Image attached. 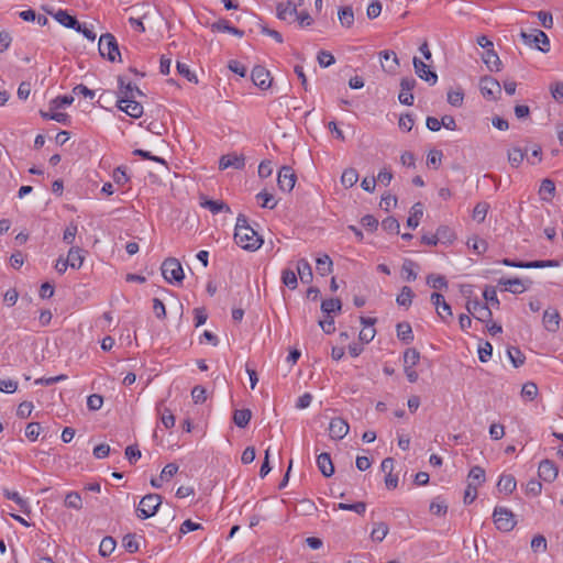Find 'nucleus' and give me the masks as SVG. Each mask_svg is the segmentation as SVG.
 <instances>
[{"mask_svg": "<svg viewBox=\"0 0 563 563\" xmlns=\"http://www.w3.org/2000/svg\"><path fill=\"white\" fill-rule=\"evenodd\" d=\"M235 243L246 251H256L263 244L262 236L249 224L247 218L240 213L234 230Z\"/></svg>", "mask_w": 563, "mask_h": 563, "instance_id": "f257e3e1", "label": "nucleus"}, {"mask_svg": "<svg viewBox=\"0 0 563 563\" xmlns=\"http://www.w3.org/2000/svg\"><path fill=\"white\" fill-rule=\"evenodd\" d=\"M99 53L103 58L109 62H121V54L117 38L111 33H104L99 38Z\"/></svg>", "mask_w": 563, "mask_h": 563, "instance_id": "f03ea898", "label": "nucleus"}, {"mask_svg": "<svg viewBox=\"0 0 563 563\" xmlns=\"http://www.w3.org/2000/svg\"><path fill=\"white\" fill-rule=\"evenodd\" d=\"M164 279L169 283H181L185 274L180 262L175 257L166 258L161 266Z\"/></svg>", "mask_w": 563, "mask_h": 563, "instance_id": "7ed1b4c3", "label": "nucleus"}, {"mask_svg": "<svg viewBox=\"0 0 563 563\" xmlns=\"http://www.w3.org/2000/svg\"><path fill=\"white\" fill-rule=\"evenodd\" d=\"M162 505V497L158 494H147L145 495L137 507V517L140 519H147L153 517L159 506Z\"/></svg>", "mask_w": 563, "mask_h": 563, "instance_id": "20e7f679", "label": "nucleus"}, {"mask_svg": "<svg viewBox=\"0 0 563 563\" xmlns=\"http://www.w3.org/2000/svg\"><path fill=\"white\" fill-rule=\"evenodd\" d=\"M494 523L500 531H511L516 526L515 515L506 507H495L493 512Z\"/></svg>", "mask_w": 563, "mask_h": 563, "instance_id": "39448f33", "label": "nucleus"}, {"mask_svg": "<svg viewBox=\"0 0 563 563\" xmlns=\"http://www.w3.org/2000/svg\"><path fill=\"white\" fill-rule=\"evenodd\" d=\"M520 37L525 44L529 46L534 45V47L542 53L550 51V40L548 35L541 30H533L531 33L521 31Z\"/></svg>", "mask_w": 563, "mask_h": 563, "instance_id": "423d86ee", "label": "nucleus"}, {"mask_svg": "<svg viewBox=\"0 0 563 563\" xmlns=\"http://www.w3.org/2000/svg\"><path fill=\"white\" fill-rule=\"evenodd\" d=\"M479 89L484 98L496 100L501 93V86L497 79L492 76H484L479 80Z\"/></svg>", "mask_w": 563, "mask_h": 563, "instance_id": "0eeeda50", "label": "nucleus"}, {"mask_svg": "<svg viewBox=\"0 0 563 563\" xmlns=\"http://www.w3.org/2000/svg\"><path fill=\"white\" fill-rule=\"evenodd\" d=\"M466 310L471 313L475 319L486 322L492 319V311L488 308L487 303L481 302L479 300H468L466 303Z\"/></svg>", "mask_w": 563, "mask_h": 563, "instance_id": "6e6552de", "label": "nucleus"}, {"mask_svg": "<svg viewBox=\"0 0 563 563\" xmlns=\"http://www.w3.org/2000/svg\"><path fill=\"white\" fill-rule=\"evenodd\" d=\"M532 282L530 279H521V278H500L498 280L499 286H504L505 291H510L511 294L519 295L526 291Z\"/></svg>", "mask_w": 563, "mask_h": 563, "instance_id": "1a4fd4ad", "label": "nucleus"}, {"mask_svg": "<svg viewBox=\"0 0 563 563\" xmlns=\"http://www.w3.org/2000/svg\"><path fill=\"white\" fill-rule=\"evenodd\" d=\"M297 176L291 167L283 166L278 172L277 184L280 190L290 192L296 184Z\"/></svg>", "mask_w": 563, "mask_h": 563, "instance_id": "9d476101", "label": "nucleus"}, {"mask_svg": "<svg viewBox=\"0 0 563 563\" xmlns=\"http://www.w3.org/2000/svg\"><path fill=\"white\" fill-rule=\"evenodd\" d=\"M251 79L253 84L262 90H266L272 86V78L269 71L261 65L253 67L251 73Z\"/></svg>", "mask_w": 563, "mask_h": 563, "instance_id": "9b49d317", "label": "nucleus"}, {"mask_svg": "<svg viewBox=\"0 0 563 563\" xmlns=\"http://www.w3.org/2000/svg\"><path fill=\"white\" fill-rule=\"evenodd\" d=\"M347 421L341 417L332 418L329 424V434L332 440H342L349 432Z\"/></svg>", "mask_w": 563, "mask_h": 563, "instance_id": "f8f14e48", "label": "nucleus"}, {"mask_svg": "<svg viewBox=\"0 0 563 563\" xmlns=\"http://www.w3.org/2000/svg\"><path fill=\"white\" fill-rule=\"evenodd\" d=\"M416 79L413 77H404L400 80L401 91L398 95V100L405 106H411L413 103V95L410 92L416 87Z\"/></svg>", "mask_w": 563, "mask_h": 563, "instance_id": "ddd939ff", "label": "nucleus"}, {"mask_svg": "<svg viewBox=\"0 0 563 563\" xmlns=\"http://www.w3.org/2000/svg\"><path fill=\"white\" fill-rule=\"evenodd\" d=\"M118 107L131 118L137 119L143 114V106L135 98L118 99Z\"/></svg>", "mask_w": 563, "mask_h": 563, "instance_id": "4468645a", "label": "nucleus"}, {"mask_svg": "<svg viewBox=\"0 0 563 563\" xmlns=\"http://www.w3.org/2000/svg\"><path fill=\"white\" fill-rule=\"evenodd\" d=\"M430 300L432 305L435 307L438 316L443 321H446L449 318L452 317L451 306L445 301L443 295H441L440 292H432L430 296Z\"/></svg>", "mask_w": 563, "mask_h": 563, "instance_id": "2eb2a0df", "label": "nucleus"}, {"mask_svg": "<svg viewBox=\"0 0 563 563\" xmlns=\"http://www.w3.org/2000/svg\"><path fill=\"white\" fill-rule=\"evenodd\" d=\"M413 67L415 71L419 78L426 80L430 85H435L438 81V75L429 68V66L419 59L418 57H413Z\"/></svg>", "mask_w": 563, "mask_h": 563, "instance_id": "dca6fc26", "label": "nucleus"}, {"mask_svg": "<svg viewBox=\"0 0 563 563\" xmlns=\"http://www.w3.org/2000/svg\"><path fill=\"white\" fill-rule=\"evenodd\" d=\"M245 166V157L244 155H239L236 153H230L227 155H222L219 161V168L220 169H227V168H234V169H243Z\"/></svg>", "mask_w": 563, "mask_h": 563, "instance_id": "f3484780", "label": "nucleus"}, {"mask_svg": "<svg viewBox=\"0 0 563 563\" xmlns=\"http://www.w3.org/2000/svg\"><path fill=\"white\" fill-rule=\"evenodd\" d=\"M45 11L53 15L54 19L60 23L62 25L73 29V30H79L80 29V22L73 15H70L66 10L59 9L57 12H53L52 10L45 9Z\"/></svg>", "mask_w": 563, "mask_h": 563, "instance_id": "a211bd4d", "label": "nucleus"}, {"mask_svg": "<svg viewBox=\"0 0 563 563\" xmlns=\"http://www.w3.org/2000/svg\"><path fill=\"white\" fill-rule=\"evenodd\" d=\"M303 0H288L286 3L279 2L276 7V15L279 20H287L288 15L297 14V9L301 7Z\"/></svg>", "mask_w": 563, "mask_h": 563, "instance_id": "6ab92c4d", "label": "nucleus"}, {"mask_svg": "<svg viewBox=\"0 0 563 563\" xmlns=\"http://www.w3.org/2000/svg\"><path fill=\"white\" fill-rule=\"evenodd\" d=\"M559 470L555 464L550 460H543L539 464L538 474L544 482L551 483L558 476Z\"/></svg>", "mask_w": 563, "mask_h": 563, "instance_id": "aec40b11", "label": "nucleus"}, {"mask_svg": "<svg viewBox=\"0 0 563 563\" xmlns=\"http://www.w3.org/2000/svg\"><path fill=\"white\" fill-rule=\"evenodd\" d=\"M119 84V99L135 98L136 96H144L142 90L131 82L125 84L123 77H118Z\"/></svg>", "mask_w": 563, "mask_h": 563, "instance_id": "412c9836", "label": "nucleus"}, {"mask_svg": "<svg viewBox=\"0 0 563 563\" xmlns=\"http://www.w3.org/2000/svg\"><path fill=\"white\" fill-rule=\"evenodd\" d=\"M200 206L208 209L211 213L217 214L219 212H231L230 207L222 200H211L206 196L200 197Z\"/></svg>", "mask_w": 563, "mask_h": 563, "instance_id": "4be33fe9", "label": "nucleus"}, {"mask_svg": "<svg viewBox=\"0 0 563 563\" xmlns=\"http://www.w3.org/2000/svg\"><path fill=\"white\" fill-rule=\"evenodd\" d=\"M317 465L323 476L331 477L334 474V466L329 453L319 454L317 456Z\"/></svg>", "mask_w": 563, "mask_h": 563, "instance_id": "5701e85b", "label": "nucleus"}, {"mask_svg": "<svg viewBox=\"0 0 563 563\" xmlns=\"http://www.w3.org/2000/svg\"><path fill=\"white\" fill-rule=\"evenodd\" d=\"M544 328L550 332H555L560 325V314L555 309H547L543 313Z\"/></svg>", "mask_w": 563, "mask_h": 563, "instance_id": "b1692460", "label": "nucleus"}, {"mask_svg": "<svg viewBox=\"0 0 563 563\" xmlns=\"http://www.w3.org/2000/svg\"><path fill=\"white\" fill-rule=\"evenodd\" d=\"M85 261V256L82 255V250L77 246H71L68 251L66 263L69 264V267L73 269H79Z\"/></svg>", "mask_w": 563, "mask_h": 563, "instance_id": "393cba45", "label": "nucleus"}, {"mask_svg": "<svg viewBox=\"0 0 563 563\" xmlns=\"http://www.w3.org/2000/svg\"><path fill=\"white\" fill-rule=\"evenodd\" d=\"M517 486V482L514 475L503 474L497 483V488L500 493L511 494Z\"/></svg>", "mask_w": 563, "mask_h": 563, "instance_id": "a878e982", "label": "nucleus"}, {"mask_svg": "<svg viewBox=\"0 0 563 563\" xmlns=\"http://www.w3.org/2000/svg\"><path fill=\"white\" fill-rule=\"evenodd\" d=\"M483 60L490 71H499L501 69V62L493 48L486 51Z\"/></svg>", "mask_w": 563, "mask_h": 563, "instance_id": "bb28decb", "label": "nucleus"}, {"mask_svg": "<svg viewBox=\"0 0 563 563\" xmlns=\"http://www.w3.org/2000/svg\"><path fill=\"white\" fill-rule=\"evenodd\" d=\"M555 194V184L553 180L545 178L542 180L539 195L541 200L551 201Z\"/></svg>", "mask_w": 563, "mask_h": 563, "instance_id": "cd10ccee", "label": "nucleus"}, {"mask_svg": "<svg viewBox=\"0 0 563 563\" xmlns=\"http://www.w3.org/2000/svg\"><path fill=\"white\" fill-rule=\"evenodd\" d=\"M297 271L302 283L309 284L312 280V268L306 258L298 261Z\"/></svg>", "mask_w": 563, "mask_h": 563, "instance_id": "c85d7f7f", "label": "nucleus"}, {"mask_svg": "<svg viewBox=\"0 0 563 563\" xmlns=\"http://www.w3.org/2000/svg\"><path fill=\"white\" fill-rule=\"evenodd\" d=\"M157 412L161 417V422L166 429H170L175 426V416L173 412L163 406V402H159L156 407Z\"/></svg>", "mask_w": 563, "mask_h": 563, "instance_id": "c756f323", "label": "nucleus"}, {"mask_svg": "<svg viewBox=\"0 0 563 563\" xmlns=\"http://www.w3.org/2000/svg\"><path fill=\"white\" fill-rule=\"evenodd\" d=\"M340 23L343 27H351L354 23V12L352 7H341L338 11Z\"/></svg>", "mask_w": 563, "mask_h": 563, "instance_id": "7c9ffc66", "label": "nucleus"}, {"mask_svg": "<svg viewBox=\"0 0 563 563\" xmlns=\"http://www.w3.org/2000/svg\"><path fill=\"white\" fill-rule=\"evenodd\" d=\"M212 30L219 31V32H228L233 35L242 37L244 35V31L231 25L229 21L227 20H219L212 24Z\"/></svg>", "mask_w": 563, "mask_h": 563, "instance_id": "2f4dec72", "label": "nucleus"}, {"mask_svg": "<svg viewBox=\"0 0 563 563\" xmlns=\"http://www.w3.org/2000/svg\"><path fill=\"white\" fill-rule=\"evenodd\" d=\"M528 155V148L512 147L508 153V161L512 167H518Z\"/></svg>", "mask_w": 563, "mask_h": 563, "instance_id": "473e14b6", "label": "nucleus"}, {"mask_svg": "<svg viewBox=\"0 0 563 563\" xmlns=\"http://www.w3.org/2000/svg\"><path fill=\"white\" fill-rule=\"evenodd\" d=\"M423 216V207L422 203L417 202L412 206L410 216L407 219V225L411 229H416L419 225V221Z\"/></svg>", "mask_w": 563, "mask_h": 563, "instance_id": "72a5a7b5", "label": "nucleus"}, {"mask_svg": "<svg viewBox=\"0 0 563 563\" xmlns=\"http://www.w3.org/2000/svg\"><path fill=\"white\" fill-rule=\"evenodd\" d=\"M252 418V411L250 409H236L233 412V422L239 428H245Z\"/></svg>", "mask_w": 563, "mask_h": 563, "instance_id": "f704fd0d", "label": "nucleus"}, {"mask_svg": "<svg viewBox=\"0 0 563 563\" xmlns=\"http://www.w3.org/2000/svg\"><path fill=\"white\" fill-rule=\"evenodd\" d=\"M342 309V302L339 298L325 299L321 302V310L327 316L334 312H340Z\"/></svg>", "mask_w": 563, "mask_h": 563, "instance_id": "c9c22d12", "label": "nucleus"}, {"mask_svg": "<svg viewBox=\"0 0 563 563\" xmlns=\"http://www.w3.org/2000/svg\"><path fill=\"white\" fill-rule=\"evenodd\" d=\"M397 336L406 344L413 340L412 329L408 322H400L397 324Z\"/></svg>", "mask_w": 563, "mask_h": 563, "instance_id": "e433bc0d", "label": "nucleus"}, {"mask_svg": "<svg viewBox=\"0 0 563 563\" xmlns=\"http://www.w3.org/2000/svg\"><path fill=\"white\" fill-rule=\"evenodd\" d=\"M3 495L5 498L13 500L16 503L21 509V511L25 514H30V505L27 500L23 499L18 492H11L9 489H3Z\"/></svg>", "mask_w": 563, "mask_h": 563, "instance_id": "4c0bfd02", "label": "nucleus"}, {"mask_svg": "<svg viewBox=\"0 0 563 563\" xmlns=\"http://www.w3.org/2000/svg\"><path fill=\"white\" fill-rule=\"evenodd\" d=\"M435 240L441 243H452L455 239L454 232L446 225H441L434 233Z\"/></svg>", "mask_w": 563, "mask_h": 563, "instance_id": "58836bf2", "label": "nucleus"}, {"mask_svg": "<svg viewBox=\"0 0 563 563\" xmlns=\"http://www.w3.org/2000/svg\"><path fill=\"white\" fill-rule=\"evenodd\" d=\"M485 482V471L481 466H473L468 473V484L476 485V488Z\"/></svg>", "mask_w": 563, "mask_h": 563, "instance_id": "ea45409f", "label": "nucleus"}, {"mask_svg": "<svg viewBox=\"0 0 563 563\" xmlns=\"http://www.w3.org/2000/svg\"><path fill=\"white\" fill-rule=\"evenodd\" d=\"M358 180V173L355 168H346L341 176V184L345 188L353 187Z\"/></svg>", "mask_w": 563, "mask_h": 563, "instance_id": "a19ab883", "label": "nucleus"}, {"mask_svg": "<svg viewBox=\"0 0 563 563\" xmlns=\"http://www.w3.org/2000/svg\"><path fill=\"white\" fill-rule=\"evenodd\" d=\"M388 532H389V528H388L387 523L377 522V523H374V528L371 532V538L373 541L382 542L386 538Z\"/></svg>", "mask_w": 563, "mask_h": 563, "instance_id": "79ce46f5", "label": "nucleus"}, {"mask_svg": "<svg viewBox=\"0 0 563 563\" xmlns=\"http://www.w3.org/2000/svg\"><path fill=\"white\" fill-rule=\"evenodd\" d=\"M427 285L433 289H448L449 284L444 276L430 274L427 276Z\"/></svg>", "mask_w": 563, "mask_h": 563, "instance_id": "37998d69", "label": "nucleus"}, {"mask_svg": "<svg viewBox=\"0 0 563 563\" xmlns=\"http://www.w3.org/2000/svg\"><path fill=\"white\" fill-rule=\"evenodd\" d=\"M64 505L67 508L80 510L82 508V499L80 494L77 492H69L65 497Z\"/></svg>", "mask_w": 563, "mask_h": 563, "instance_id": "c03bdc74", "label": "nucleus"}, {"mask_svg": "<svg viewBox=\"0 0 563 563\" xmlns=\"http://www.w3.org/2000/svg\"><path fill=\"white\" fill-rule=\"evenodd\" d=\"M415 294L412 289L408 286H404L400 290V294L396 298V302L402 307H409L412 302V298Z\"/></svg>", "mask_w": 563, "mask_h": 563, "instance_id": "a18cd8bd", "label": "nucleus"}, {"mask_svg": "<svg viewBox=\"0 0 563 563\" xmlns=\"http://www.w3.org/2000/svg\"><path fill=\"white\" fill-rule=\"evenodd\" d=\"M507 354L514 367L518 368L521 365H523L526 357L523 353L520 351V349L510 346L507 350Z\"/></svg>", "mask_w": 563, "mask_h": 563, "instance_id": "49530a36", "label": "nucleus"}, {"mask_svg": "<svg viewBox=\"0 0 563 563\" xmlns=\"http://www.w3.org/2000/svg\"><path fill=\"white\" fill-rule=\"evenodd\" d=\"M332 260L328 255H323L321 257L317 258V272L321 276H325L327 274L331 273L332 271Z\"/></svg>", "mask_w": 563, "mask_h": 563, "instance_id": "de8ad7c7", "label": "nucleus"}, {"mask_svg": "<svg viewBox=\"0 0 563 563\" xmlns=\"http://www.w3.org/2000/svg\"><path fill=\"white\" fill-rule=\"evenodd\" d=\"M420 361V353L418 350L411 347L407 349L404 353V367H415Z\"/></svg>", "mask_w": 563, "mask_h": 563, "instance_id": "09e8293b", "label": "nucleus"}, {"mask_svg": "<svg viewBox=\"0 0 563 563\" xmlns=\"http://www.w3.org/2000/svg\"><path fill=\"white\" fill-rule=\"evenodd\" d=\"M429 509L435 516H444L448 512V505L441 497H435L431 501Z\"/></svg>", "mask_w": 563, "mask_h": 563, "instance_id": "8fccbe9b", "label": "nucleus"}, {"mask_svg": "<svg viewBox=\"0 0 563 563\" xmlns=\"http://www.w3.org/2000/svg\"><path fill=\"white\" fill-rule=\"evenodd\" d=\"M282 282L289 289H296L298 286L297 275L295 274V272L292 269H289V268H285L282 272Z\"/></svg>", "mask_w": 563, "mask_h": 563, "instance_id": "3c124183", "label": "nucleus"}, {"mask_svg": "<svg viewBox=\"0 0 563 563\" xmlns=\"http://www.w3.org/2000/svg\"><path fill=\"white\" fill-rule=\"evenodd\" d=\"M115 540L112 537H104L101 540L100 547H99V553L102 556H109L115 549Z\"/></svg>", "mask_w": 563, "mask_h": 563, "instance_id": "603ef678", "label": "nucleus"}, {"mask_svg": "<svg viewBox=\"0 0 563 563\" xmlns=\"http://www.w3.org/2000/svg\"><path fill=\"white\" fill-rule=\"evenodd\" d=\"M379 56L382 59H385V60L393 58L391 65H389L388 67H385V65L383 64L382 66L386 71L395 73L396 68L399 66V60H398L396 53L393 51H383L379 53Z\"/></svg>", "mask_w": 563, "mask_h": 563, "instance_id": "864d4df0", "label": "nucleus"}, {"mask_svg": "<svg viewBox=\"0 0 563 563\" xmlns=\"http://www.w3.org/2000/svg\"><path fill=\"white\" fill-rule=\"evenodd\" d=\"M122 544L129 553H135L139 551L140 545L134 533H128L122 539Z\"/></svg>", "mask_w": 563, "mask_h": 563, "instance_id": "5fc2aeb1", "label": "nucleus"}, {"mask_svg": "<svg viewBox=\"0 0 563 563\" xmlns=\"http://www.w3.org/2000/svg\"><path fill=\"white\" fill-rule=\"evenodd\" d=\"M489 209V205L487 202H478L473 210V219L477 221L478 223H482L485 221V218L487 216Z\"/></svg>", "mask_w": 563, "mask_h": 563, "instance_id": "6e6d98bb", "label": "nucleus"}, {"mask_svg": "<svg viewBox=\"0 0 563 563\" xmlns=\"http://www.w3.org/2000/svg\"><path fill=\"white\" fill-rule=\"evenodd\" d=\"M257 200H262V207L267 209H274L277 205V201L274 199V196L266 190H263L256 195Z\"/></svg>", "mask_w": 563, "mask_h": 563, "instance_id": "4d7b16f0", "label": "nucleus"}, {"mask_svg": "<svg viewBox=\"0 0 563 563\" xmlns=\"http://www.w3.org/2000/svg\"><path fill=\"white\" fill-rule=\"evenodd\" d=\"M78 232V225L77 223L75 222H70L66 229L64 230V233H63V241L66 243V244H73L75 239H76V234Z\"/></svg>", "mask_w": 563, "mask_h": 563, "instance_id": "13d9d810", "label": "nucleus"}, {"mask_svg": "<svg viewBox=\"0 0 563 563\" xmlns=\"http://www.w3.org/2000/svg\"><path fill=\"white\" fill-rule=\"evenodd\" d=\"M177 71L180 76L185 77L188 81L198 82L197 76L190 70L186 63L177 62Z\"/></svg>", "mask_w": 563, "mask_h": 563, "instance_id": "bf43d9fd", "label": "nucleus"}, {"mask_svg": "<svg viewBox=\"0 0 563 563\" xmlns=\"http://www.w3.org/2000/svg\"><path fill=\"white\" fill-rule=\"evenodd\" d=\"M74 101L73 96H58L49 102L51 110H56L66 106H70Z\"/></svg>", "mask_w": 563, "mask_h": 563, "instance_id": "052dcab7", "label": "nucleus"}, {"mask_svg": "<svg viewBox=\"0 0 563 563\" xmlns=\"http://www.w3.org/2000/svg\"><path fill=\"white\" fill-rule=\"evenodd\" d=\"M399 227L398 220L394 217H388L382 221V228L389 233L398 234Z\"/></svg>", "mask_w": 563, "mask_h": 563, "instance_id": "680f3d73", "label": "nucleus"}, {"mask_svg": "<svg viewBox=\"0 0 563 563\" xmlns=\"http://www.w3.org/2000/svg\"><path fill=\"white\" fill-rule=\"evenodd\" d=\"M416 263L411 260H405L402 264V272L406 274V280L413 282L417 278V273L415 272Z\"/></svg>", "mask_w": 563, "mask_h": 563, "instance_id": "e2e57ef3", "label": "nucleus"}, {"mask_svg": "<svg viewBox=\"0 0 563 563\" xmlns=\"http://www.w3.org/2000/svg\"><path fill=\"white\" fill-rule=\"evenodd\" d=\"M42 427L38 422H30L25 428V437L30 441H36L40 433H41Z\"/></svg>", "mask_w": 563, "mask_h": 563, "instance_id": "0e129e2a", "label": "nucleus"}, {"mask_svg": "<svg viewBox=\"0 0 563 563\" xmlns=\"http://www.w3.org/2000/svg\"><path fill=\"white\" fill-rule=\"evenodd\" d=\"M521 395H522V397H525L529 400H533L538 395V386L532 382L526 383L522 386Z\"/></svg>", "mask_w": 563, "mask_h": 563, "instance_id": "69168bd1", "label": "nucleus"}, {"mask_svg": "<svg viewBox=\"0 0 563 563\" xmlns=\"http://www.w3.org/2000/svg\"><path fill=\"white\" fill-rule=\"evenodd\" d=\"M493 353V346L492 344L486 341L483 344H479L478 346V358L481 362L486 363Z\"/></svg>", "mask_w": 563, "mask_h": 563, "instance_id": "338daca9", "label": "nucleus"}, {"mask_svg": "<svg viewBox=\"0 0 563 563\" xmlns=\"http://www.w3.org/2000/svg\"><path fill=\"white\" fill-rule=\"evenodd\" d=\"M318 63L321 67H329L335 63L334 56L328 51H320L317 56Z\"/></svg>", "mask_w": 563, "mask_h": 563, "instance_id": "774afa93", "label": "nucleus"}]
</instances>
